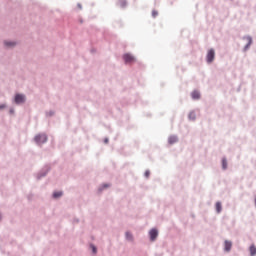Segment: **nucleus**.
<instances>
[{"mask_svg":"<svg viewBox=\"0 0 256 256\" xmlns=\"http://www.w3.org/2000/svg\"><path fill=\"white\" fill-rule=\"evenodd\" d=\"M35 142L38 145H43V143H47V135L46 134H39L35 137Z\"/></svg>","mask_w":256,"mask_h":256,"instance_id":"obj_1","label":"nucleus"},{"mask_svg":"<svg viewBox=\"0 0 256 256\" xmlns=\"http://www.w3.org/2000/svg\"><path fill=\"white\" fill-rule=\"evenodd\" d=\"M206 61L207 63H213V61H215V50L213 49L208 50L206 55Z\"/></svg>","mask_w":256,"mask_h":256,"instance_id":"obj_2","label":"nucleus"},{"mask_svg":"<svg viewBox=\"0 0 256 256\" xmlns=\"http://www.w3.org/2000/svg\"><path fill=\"white\" fill-rule=\"evenodd\" d=\"M123 59H124L125 63H133L135 61V57H133L129 53L124 54Z\"/></svg>","mask_w":256,"mask_h":256,"instance_id":"obj_3","label":"nucleus"},{"mask_svg":"<svg viewBox=\"0 0 256 256\" xmlns=\"http://www.w3.org/2000/svg\"><path fill=\"white\" fill-rule=\"evenodd\" d=\"M149 235H150V240L155 241L159 235V232L157 231V229H152L150 230Z\"/></svg>","mask_w":256,"mask_h":256,"instance_id":"obj_4","label":"nucleus"},{"mask_svg":"<svg viewBox=\"0 0 256 256\" xmlns=\"http://www.w3.org/2000/svg\"><path fill=\"white\" fill-rule=\"evenodd\" d=\"M15 103H17V105L25 103V95L17 94L15 96Z\"/></svg>","mask_w":256,"mask_h":256,"instance_id":"obj_5","label":"nucleus"},{"mask_svg":"<svg viewBox=\"0 0 256 256\" xmlns=\"http://www.w3.org/2000/svg\"><path fill=\"white\" fill-rule=\"evenodd\" d=\"M233 247V243L229 240H226L224 242V250L227 251V253H229V251H231V248Z\"/></svg>","mask_w":256,"mask_h":256,"instance_id":"obj_6","label":"nucleus"},{"mask_svg":"<svg viewBox=\"0 0 256 256\" xmlns=\"http://www.w3.org/2000/svg\"><path fill=\"white\" fill-rule=\"evenodd\" d=\"M191 97L192 99H200L201 94L199 93V91H193Z\"/></svg>","mask_w":256,"mask_h":256,"instance_id":"obj_7","label":"nucleus"},{"mask_svg":"<svg viewBox=\"0 0 256 256\" xmlns=\"http://www.w3.org/2000/svg\"><path fill=\"white\" fill-rule=\"evenodd\" d=\"M168 143H170V145H173V143H177V137L176 136H171L168 139Z\"/></svg>","mask_w":256,"mask_h":256,"instance_id":"obj_8","label":"nucleus"},{"mask_svg":"<svg viewBox=\"0 0 256 256\" xmlns=\"http://www.w3.org/2000/svg\"><path fill=\"white\" fill-rule=\"evenodd\" d=\"M250 255L255 256L256 255V247L255 245L250 246Z\"/></svg>","mask_w":256,"mask_h":256,"instance_id":"obj_9","label":"nucleus"},{"mask_svg":"<svg viewBox=\"0 0 256 256\" xmlns=\"http://www.w3.org/2000/svg\"><path fill=\"white\" fill-rule=\"evenodd\" d=\"M189 119L191 121H195V119H197V114H195V112H190Z\"/></svg>","mask_w":256,"mask_h":256,"instance_id":"obj_10","label":"nucleus"},{"mask_svg":"<svg viewBox=\"0 0 256 256\" xmlns=\"http://www.w3.org/2000/svg\"><path fill=\"white\" fill-rule=\"evenodd\" d=\"M62 195H63V192H61V191H58V192H54V193H53L54 199H58V197H61Z\"/></svg>","mask_w":256,"mask_h":256,"instance_id":"obj_11","label":"nucleus"},{"mask_svg":"<svg viewBox=\"0 0 256 256\" xmlns=\"http://www.w3.org/2000/svg\"><path fill=\"white\" fill-rule=\"evenodd\" d=\"M221 210H222L221 202H217L216 203V211H217V213H221Z\"/></svg>","mask_w":256,"mask_h":256,"instance_id":"obj_12","label":"nucleus"},{"mask_svg":"<svg viewBox=\"0 0 256 256\" xmlns=\"http://www.w3.org/2000/svg\"><path fill=\"white\" fill-rule=\"evenodd\" d=\"M6 47H15V42H4Z\"/></svg>","mask_w":256,"mask_h":256,"instance_id":"obj_13","label":"nucleus"},{"mask_svg":"<svg viewBox=\"0 0 256 256\" xmlns=\"http://www.w3.org/2000/svg\"><path fill=\"white\" fill-rule=\"evenodd\" d=\"M126 239H128V241H131L133 239V236L131 235V233L126 232Z\"/></svg>","mask_w":256,"mask_h":256,"instance_id":"obj_14","label":"nucleus"},{"mask_svg":"<svg viewBox=\"0 0 256 256\" xmlns=\"http://www.w3.org/2000/svg\"><path fill=\"white\" fill-rule=\"evenodd\" d=\"M222 167L223 169H227V160H222Z\"/></svg>","mask_w":256,"mask_h":256,"instance_id":"obj_15","label":"nucleus"},{"mask_svg":"<svg viewBox=\"0 0 256 256\" xmlns=\"http://www.w3.org/2000/svg\"><path fill=\"white\" fill-rule=\"evenodd\" d=\"M90 247H91L93 253H97V247H95V245L91 244Z\"/></svg>","mask_w":256,"mask_h":256,"instance_id":"obj_16","label":"nucleus"},{"mask_svg":"<svg viewBox=\"0 0 256 256\" xmlns=\"http://www.w3.org/2000/svg\"><path fill=\"white\" fill-rule=\"evenodd\" d=\"M152 16H153V17H157V11H153V12H152Z\"/></svg>","mask_w":256,"mask_h":256,"instance_id":"obj_17","label":"nucleus"},{"mask_svg":"<svg viewBox=\"0 0 256 256\" xmlns=\"http://www.w3.org/2000/svg\"><path fill=\"white\" fill-rule=\"evenodd\" d=\"M0 109H5V105L4 104L0 105Z\"/></svg>","mask_w":256,"mask_h":256,"instance_id":"obj_18","label":"nucleus"},{"mask_svg":"<svg viewBox=\"0 0 256 256\" xmlns=\"http://www.w3.org/2000/svg\"><path fill=\"white\" fill-rule=\"evenodd\" d=\"M145 175H146V177H149V172L147 171V172L145 173Z\"/></svg>","mask_w":256,"mask_h":256,"instance_id":"obj_19","label":"nucleus"},{"mask_svg":"<svg viewBox=\"0 0 256 256\" xmlns=\"http://www.w3.org/2000/svg\"><path fill=\"white\" fill-rule=\"evenodd\" d=\"M107 187H109V185L105 184V185H104V188H107Z\"/></svg>","mask_w":256,"mask_h":256,"instance_id":"obj_20","label":"nucleus"}]
</instances>
